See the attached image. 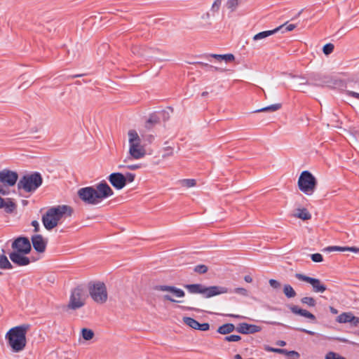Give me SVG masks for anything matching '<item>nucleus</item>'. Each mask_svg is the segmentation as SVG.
<instances>
[{
    "mask_svg": "<svg viewBox=\"0 0 359 359\" xmlns=\"http://www.w3.org/2000/svg\"><path fill=\"white\" fill-rule=\"evenodd\" d=\"M29 329L28 325H22L14 327L8 330L5 338L8 344L14 353H19L26 346V334Z\"/></svg>",
    "mask_w": 359,
    "mask_h": 359,
    "instance_id": "f257e3e1",
    "label": "nucleus"
},
{
    "mask_svg": "<svg viewBox=\"0 0 359 359\" xmlns=\"http://www.w3.org/2000/svg\"><path fill=\"white\" fill-rule=\"evenodd\" d=\"M72 208L68 205H57L50 208L42 217V222L47 230H51L55 228L64 215L68 213L71 215Z\"/></svg>",
    "mask_w": 359,
    "mask_h": 359,
    "instance_id": "f03ea898",
    "label": "nucleus"
},
{
    "mask_svg": "<svg viewBox=\"0 0 359 359\" xmlns=\"http://www.w3.org/2000/svg\"><path fill=\"white\" fill-rule=\"evenodd\" d=\"M188 292L191 294H201L205 298H210L214 296L228 293V287L223 286H210L205 287L202 284H187L184 285Z\"/></svg>",
    "mask_w": 359,
    "mask_h": 359,
    "instance_id": "7ed1b4c3",
    "label": "nucleus"
},
{
    "mask_svg": "<svg viewBox=\"0 0 359 359\" xmlns=\"http://www.w3.org/2000/svg\"><path fill=\"white\" fill-rule=\"evenodd\" d=\"M128 143H129V156L125 160V162L130 159H140L146 155V150L143 145L141 144V139L135 130L128 131Z\"/></svg>",
    "mask_w": 359,
    "mask_h": 359,
    "instance_id": "20e7f679",
    "label": "nucleus"
},
{
    "mask_svg": "<svg viewBox=\"0 0 359 359\" xmlns=\"http://www.w3.org/2000/svg\"><path fill=\"white\" fill-rule=\"evenodd\" d=\"M43 182V178L39 172H34L22 177L18 182V190L27 193L35 191Z\"/></svg>",
    "mask_w": 359,
    "mask_h": 359,
    "instance_id": "39448f33",
    "label": "nucleus"
},
{
    "mask_svg": "<svg viewBox=\"0 0 359 359\" xmlns=\"http://www.w3.org/2000/svg\"><path fill=\"white\" fill-rule=\"evenodd\" d=\"M18 180L16 172L8 169L0 171V194L8 195L10 192L9 187L14 186Z\"/></svg>",
    "mask_w": 359,
    "mask_h": 359,
    "instance_id": "423d86ee",
    "label": "nucleus"
},
{
    "mask_svg": "<svg viewBox=\"0 0 359 359\" xmlns=\"http://www.w3.org/2000/svg\"><path fill=\"white\" fill-rule=\"evenodd\" d=\"M317 181L315 177L307 170L303 171L298 180L299 189L307 195H311L316 187Z\"/></svg>",
    "mask_w": 359,
    "mask_h": 359,
    "instance_id": "0eeeda50",
    "label": "nucleus"
},
{
    "mask_svg": "<svg viewBox=\"0 0 359 359\" xmlns=\"http://www.w3.org/2000/svg\"><path fill=\"white\" fill-rule=\"evenodd\" d=\"M89 292L92 299L97 303H104L107 299V292L105 285L102 282L89 283Z\"/></svg>",
    "mask_w": 359,
    "mask_h": 359,
    "instance_id": "6e6552de",
    "label": "nucleus"
},
{
    "mask_svg": "<svg viewBox=\"0 0 359 359\" xmlns=\"http://www.w3.org/2000/svg\"><path fill=\"white\" fill-rule=\"evenodd\" d=\"M77 194L79 198L86 204L95 205L99 203V196L93 187L81 188L78 190Z\"/></svg>",
    "mask_w": 359,
    "mask_h": 359,
    "instance_id": "1a4fd4ad",
    "label": "nucleus"
},
{
    "mask_svg": "<svg viewBox=\"0 0 359 359\" xmlns=\"http://www.w3.org/2000/svg\"><path fill=\"white\" fill-rule=\"evenodd\" d=\"M295 277L299 280L309 283L316 293H323L327 290L326 285L320 279L311 278L302 273H296Z\"/></svg>",
    "mask_w": 359,
    "mask_h": 359,
    "instance_id": "9d476101",
    "label": "nucleus"
},
{
    "mask_svg": "<svg viewBox=\"0 0 359 359\" xmlns=\"http://www.w3.org/2000/svg\"><path fill=\"white\" fill-rule=\"evenodd\" d=\"M85 304V299L83 298V289L80 287L74 288L71 294L68 307L76 310L82 307Z\"/></svg>",
    "mask_w": 359,
    "mask_h": 359,
    "instance_id": "9b49d317",
    "label": "nucleus"
},
{
    "mask_svg": "<svg viewBox=\"0 0 359 359\" xmlns=\"http://www.w3.org/2000/svg\"><path fill=\"white\" fill-rule=\"evenodd\" d=\"M13 252L28 254L32 250V245L28 238L20 236L14 240L11 245Z\"/></svg>",
    "mask_w": 359,
    "mask_h": 359,
    "instance_id": "f8f14e48",
    "label": "nucleus"
},
{
    "mask_svg": "<svg viewBox=\"0 0 359 359\" xmlns=\"http://www.w3.org/2000/svg\"><path fill=\"white\" fill-rule=\"evenodd\" d=\"M95 191L99 196V203L104 198L111 196L114 191L105 181H102L96 185Z\"/></svg>",
    "mask_w": 359,
    "mask_h": 359,
    "instance_id": "ddd939ff",
    "label": "nucleus"
},
{
    "mask_svg": "<svg viewBox=\"0 0 359 359\" xmlns=\"http://www.w3.org/2000/svg\"><path fill=\"white\" fill-rule=\"evenodd\" d=\"M111 184L116 189H122L125 185V176L121 172H113L108 177Z\"/></svg>",
    "mask_w": 359,
    "mask_h": 359,
    "instance_id": "4468645a",
    "label": "nucleus"
},
{
    "mask_svg": "<svg viewBox=\"0 0 359 359\" xmlns=\"http://www.w3.org/2000/svg\"><path fill=\"white\" fill-rule=\"evenodd\" d=\"M22 254L18 252H12L9 254V257L12 262L18 266H27L30 264V259Z\"/></svg>",
    "mask_w": 359,
    "mask_h": 359,
    "instance_id": "2eb2a0df",
    "label": "nucleus"
},
{
    "mask_svg": "<svg viewBox=\"0 0 359 359\" xmlns=\"http://www.w3.org/2000/svg\"><path fill=\"white\" fill-rule=\"evenodd\" d=\"M262 330L261 327L256 325H251L246 323H242L236 327V332L241 334H254Z\"/></svg>",
    "mask_w": 359,
    "mask_h": 359,
    "instance_id": "dca6fc26",
    "label": "nucleus"
},
{
    "mask_svg": "<svg viewBox=\"0 0 359 359\" xmlns=\"http://www.w3.org/2000/svg\"><path fill=\"white\" fill-rule=\"evenodd\" d=\"M155 290L162 291V292H168L172 294L175 297L178 298H182L185 296V292L180 288H177L175 286L170 285H156L154 287Z\"/></svg>",
    "mask_w": 359,
    "mask_h": 359,
    "instance_id": "f3484780",
    "label": "nucleus"
},
{
    "mask_svg": "<svg viewBox=\"0 0 359 359\" xmlns=\"http://www.w3.org/2000/svg\"><path fill=\"white\" fill-rule=\"evenodd\" d=\"M31 240L33 248L36 252L39 253L45 252L47 245V242L44 240L41 235H34L32 236Z\"/></svg>",
    "mask_w": 359,
    "mask_h": 359,
    "instance_id": "a211bd4d",
    "label": "nucleus"
},
{
    "mask_svg": "<svg viewBox=\"0 0 359 359\" xmlns=\"http://www.w3.org/2000/svg\"><path fill=\"white\" fill-rule=\"evenodd\" d=\"M183 321L186 325L195 330L206 331L208 330L210 328V325L208 323H200L197 320L191 317H184L183 318Z\"/></svg>",
    "mask_w": 359,
    "mask_h": 359,
    "instance_id": "6ab92c4d",
    "label": "nucleus"
},
{
    "mask_svg": "<svg viewBox=\"0 0 359 359\" xmlns=\"http://www.w3.org/2000/svg\"><path fill=\"white\" fill-rule=\"evenodd\" d=\"M16 207V204L11 198L4 200L0 196V208H4L6 213L13 212Z\"/></svg>",
    "mask_w": 359,
    "mask_h": 359,
    "instance_id": "aec40b11",
    "label": "nucleus"
},
{
    "mask_svg": "<svg viewBox=\"0 0 359 359\" xmlns=\"http://www.w3.org/2000/svg\"><path fill=\"white\" fill-rule=\"evenodd\" d=\"M337 320L340 323H352L356 325L359 322V318L349 313H343L337 317Z\"/></svg>",
    "mask_w": 359,
    "mask_h": 359,
    "instance_id": "412c9836",
    "label": "nucleus"
},
{
    "mask_svg": "<svg viewBox=\"0 0 359 359\" xmlns=\"http://www.w3.org/2000/svg\"><path fill=\"white\" fill-rule=\"evenodd\" d=\"M290 310L294 314L299 315L311 320H316V316L313 314L305 309L299 308L297 306H292Z\"/></svg>",
    "mask_w": 359,
    "mask_h": 359,
    "instance_id": "4be33fe9",
    "label": "nucleus"
},
{
    "mask_svg": "<svg viewBox=\"0 0 359 359\" xmlns=\"http://www.w3.org/2000/svg\"><path fill=\"white\" fill-rule=\"evenodd\" d=\"M158 49L154 48H134L133 50V53L139 54L141 57H145L147 59L153 57V53L155 51H157Z\"/></svg>",
    "mask_w": 359,
    "mask_h": 359,
    "instance_id": "5701e85b",
    "label": "nucleus"
},
{
    "mask_svg": "<svg viewBox=\"0 0 359 359\" xmlns=\"http://www.w3.org/2000/svg\"><path fill=\"white\" fill-rule=\"evenodd\" d=\"M284 25H280L278 27L273 29V30H269V31H264V32H261L257 34H255L253 37V39L255 41H257V40H260V39H265L276 32H278V31H280V29H282L283 28Z\"/></svg>",
    "mask_w": 359,
    "mask_h": 359,
    "instance_id": "b1692460",
    "label": "nucleus"
},
{
    "mask_svg": "<svg viewBox=\"0 0 359 359\" xmlns=\"http://www.w3.org/2000/svg\"><path fill=\"white\" fill-rule=\"evenodd\" d=\"M328 252L339 251V252H358L359 248L356 247H340V246H330L326 248Z\"/></svg>",
    "mask_w": 359,
    "mask_h": 359,
    "instance_id": "393cba45",
    "label": "nucleus"
},
{
    "mask_svg": "<svg viewBox=\"0 0 359 359\" xmlns=\"http://www.w3.org/2000/svg\"><path fill=\"white\" fill-rule=\"evenodd\" d=\"M236 330V327L232 323H226L219 326L217 329V332L221 334H227Z\"/></svg>",
    "mask_w": 359,
    "mask_h": 359,
    "instance_id": "a878e982",
    "label": "nucleus"
},
{
    "mask_svg": "<svg viewBox=\"0 0 359 359\" xmlns=\"http://www.w3.org/2000/svg\"><path fill=\"white\" fill-rule=\"evenodd\" d=\"M3 254L0 255V269H12L13 265L8 260V257L4 255L5 251L2 250Z\"/></svg>",
    "mask_w": 359,
    "mask_h": 359,
    "instance_id": "bb28decb",
    "label": "nucleus"
},
{
    "mask_svg": "<svg viewBox=\"0 0 359 359\" xmlns=\"http://www.w3.org/2000/svg\"><path fill=\"white\" fill-rule=\"evenodd\" d=\"M281 108V104H273L266 107L261 108L255 111L256 113L259 112H268V111H276Z\"/></svg>",
    "mask_w": 359,
    "mask_h": 359,
    "instance_id": "cd10ccee",
    "label": "nucleus"
},
{
    "mask_svg": "<svg viewBox=\"0 0 359 359\" xmlns=\"http://www.w3.org/2000/svg\"><path fill=\"white\" fill-rule=\"evenodd\" d=\"M297 211L298 212L294 214V217L300 218L303 220H308L311 219V215L306 209H298Z\"/></svg>",
    "mask_w": 359,
    "mask_h": 359,
    "instance_id": "c85d7f7f",
    "label": "nucleus"
},
{
    "mask_svg": "<svg viewBox=\"0 0 359 359\" xmlns=\"http://www.w3.org/2000/svg\"><path fill=\"white\" fill-rule=\"evenodd\" d=\"M283 292L287 298H293L296 296V292L290 285H285L283 287Z\"/></svg>",
    "mask_w": 359,
    "mask_h": 359,
    "instance_id": "c756f323",
    "label": "nucleus"
},
{
    "mask_svg": "<svg viewBox=\"0 0 359 359\" xmlns=\"http://www.w3.org/2000/svg\"><path fill=\"white\" fill-rule=\"evenodd\" d=\"M301 302L304 304H306L309 306L313 307L316 304V301L313 297H304L301 299Z\"/></svg>",
    "mask_w": 359,
    "mask_h": 359,
    "instance_id": "7c9ffc66",
    "label": "nucleus"
},
{
    "mask_svg": "<svg viewBox=\"0 0 359 359\" xmlns=\"http://www.w3.org/2000/svg\"><path fill=\"white\" fill-rule=\"evenodd\" d=\"M82 337L85 340H90L94 336L93 330L87 328H83L81 330Z\"/></svg>",
    "mask_w": 359,
    "mask_h": 359,
    "instance_id": "2f4dec72",
    "label": "nucleus"
},
{
    "mask_svg": "<svg viewBox=\"0 0 359 359\" xmlns=\"http://www.w3.org/2000/svg\"><path fill=\"white\" fill-rule=\"evenodd\" d=\"M238 1L239 0H228L226 6L231 12H233L238 5Z\"/></svg>",
    "mask_w": 359,
    "mask_h": 359,
    "instance_id": "473e14b6",
    "label": "nucleus"
},
{
    "mask_svg": "<svg viewBox=\"0 0 359 359\" xmlns=\"http://www.w3.org/2000/svg\"><path fill=\"white\" fill-rule=\"evenodd\" d=\"M180 183L183 187L190 188V187H194L196 184V182L194 179H184V180H181Z\"/></svg>",
    "mask_w": 359,
    "mask_h": 359,
    "instance_id": "72a5a7b5",
    "label": "nucleus"
},
{
    "mask_svg": "<svg viewBox=\"0 0 359 359\" xmlns=\"http://www.w3.org/2000/svg\"><path fill=\"white\" fill-rule=\"evenodd\" d=\"M199 64H200V65H201L202 68L205 69L206 71H211V72H214V71L222 72L223 71L219 67L208 65L207 63L200 62Z\"/></svg>",
    "mask_w": 359,
    "mask_h": 359,
    "instance_id": "f704fd0d",
    "label": "nucleus"
},
{
    "mask_svg": "<svg viewBox=\"0 0 359 359\" xmlns=\"http://www.w3.org/2000/svg\"><path fill=\"white\" fill-rule=\"evenodd\" d=\"M334 46L332 43H327L323 48V53L326 55H330L334 50Z\"/></svg>",
    "mask_w": 359,
    "mask_h": 359,
    "instance_id": "c9c22d12",
    "label": "nucleus"
},
{
    "mask_svg": "<svg viewBox=\"0 0 359 359\" xmlns=\"http://www.w3.org/2000/svg\"><path fill=\"white\" fill-rule=\"evenodd\" d=\"M208 266L204 264H199L195 266L194 271L199 273L203 274L208 271Z\"/></svg>",
    "mask_w": 359,
    "mask_h": 359,
    "instance_id": "e433bc0d",
    "label": "nucleus"
},
{
    "mask_svg": "<svg viewBox=\"0 0 359 359\" xmlns=\"http://www.w3.org/2000/svg\"><path fill=\"white\" fill-rule=\"evenodd\" d=\"M241 339V336L239 335H236V334H231V335H229V336H226L224 337L223 340L224 341H229V342H231V341H238Z\"/></svg>",
    "mask_w": 359,
    "mask_h": 359,
    "instance_id": "4c0bfd02",
    "label": "nucleus"
},
{
    "mask_svg": "<svg viewBox=\"0 0 359 359\" xmlns=\"http://www.w3.org/2000/svg\"><path fill=\"white\" fill-rule=\"evenodd\" d=\"M229 292H234L236 294H241L243 296H247L248 295V291L245 288L243 287H237L235 288L233 290H231V289L228 288Z\"/></svg>",
    "mask_w": 359,
    "mask_h": 359,
    "instance_id": "58836bf2",
    "label": "nucleus"
},
{
    "mask_svg": "<svg viewBox=\"0 0 359 359\" xmlns=\"http://www.w3.org/2000/svg\"><path fill=\"white\" fill-rule=\"evenodd\" d=\"M265 350L269 352H273V353H281V354H285V353H286V349L273 348V347H270V346H266Z\"/></svg>",
    "mask_w": 359,
    "mask_h": 359,
    "instance_id": "ea45409f",
    "label": "nucleus"
},
{
    "mask_svg": "<svg viewBox=\"0 0 359 359\" xmlns=\"http://www.w3.org/2000/svg\"><path fill=\"white\" fill-rule=\"evenodd\" d=\"M325 359H346L344 357L334 352H329L325 355Z\"/></svg>",
    "mask_w": 359,
    "mask_h": 359,
    "instance_id": "a19ab883",
    "label": "nucleus"
},
{
    "mask_svg": "<svg viewBox=\"0 0 359 359\" xmlns=\"http://www.w3.org/2000/svg\"><path fill=\"white\" fill-rule=\"evenodd\" d=\"M285 355H286L287 356L292 359H297L299 358V353L295 351L286 350V353H285Z\"/></svg>",
    "mask_w": 359,
    "mask_h": 359,
    "instance_id": "79ce46f5",
    "label": "nucleus"
},
{
    "mask_svg": "<svg viewBox=\"0 0 359 359\" xmlns=\"http://www.w3.org/2000/svg\"><path fill=\"white\" fill-rule=\"evenodd\" d=\"M125 176V185L127 182H133L135 180V175L131 172H127Z\"/></svg>",
    "mask_w": 359,
    "mask_h": 359,
    "instance_id": "37998d69",
    "label": "nucleus"
},
{
    "mask_svg": "<svg viewBox=\"0 0 359 359\" xmlns=\"http://www.w3.org/2000/svg\"><path fill=\"white\" fill-rule=\"evenodd\" d=\"M118 168H126L129 170H135L140 168L141 164H131V165H120L118 166Z\"/></svg>",
    "mask_w": 359,
    "mask_h": 359,
    "instance_id": "c03bdc74",
    "label": "nucleus"
},
{
    "mask_svg": "<svg viewBox=\"0 0 359 359\" xmlns=\"http://www.w3.org/2000/svg\"><path fill=\"white\" fill-rule=\"evenodd\" d=\"M311 257L314 262H321L323 260V256L320 253L312 254Z\"/></svg>",
    "mask_w": 359,
    "mask_h": 359,
    "instance_id": "a18cd8bd",
    "label": "nucleus"
},
{
    "mask_svg": "<svg viewBox=\"0 0 359 359\" xmlns=\"http://www.w3.org/2000/svg\"><path fill=\"white\" fill-rule=\"evenodd\" d=\"M158 121V118L155 115H152L149 117L147 123V127L149 128V124L156 123Z\"/></svg>",
    "mask_w": 359,
    "mask_h": 359,
    "instance_id": "49530a36",
    "label": "nucleus"
},
{
    "mask_svg": "<svg viewBox=\"0 0 359 359\" xmlns=\"http://www.w3.org/2000/svg\"><path fill=\"white\" fill-rule=\"evenodd\" d=\"M283 25H284V27L281 29L283 33L286 32L292 31L296 27V26L294 25H293V24H290V25H288L287 26H285L286 24H285Z\"/></svg>",
    "mask_w": 359,
    "mask_h": 359,
    "instance_id": "de8ad7c7",
    "label": "nucleus"
},
{
    "mask_svg": "<svg viewBox=\"0 0 359 359\" xmlns=\"http://www.w3.org/2000/svg\"><path fill=\"white\" fill-rule=\"evenodd\" d=\"M345 92H346V95H348V96H351L355 99H359V93L353 91L349 89H346Z\"/></svg>",
    "mask_w": 359,
    "mask_h": 359,
    "instance_id": "09e8293b",
    "label": "nucleus"
},
{
    "mask_svg": "<svg viewBox=\"0 0 359 359\" xmlns=\"http://www.w3.org/2000/svg\"><path fill=\"white\" fill-rule=\"evenodd\" d=\"M235 59V57L233 54H225L224 55V57H222V60H224L226 62H229L231 61H233Z\"/></svg>",
    "mask_w": 359,
    "mask_h": 359,
    "instance_id": "8fccbe9b",
    "label": "nucleus"
},
{
    "mask_svg": "<svg viewBox=\"0 0 359 359\" xmlns=\"http://www.w3.org/2000/svg\"><path fill=\"white\" fill-rule=\"evenodd\" d=\"M269 283V285L273 288L278 289V288H279L280 287V283L278 281H277L276 280L270 279Z\"/></svg>",
    "mask_w": 359,
    "mask_h": 359,
    "instance_id": "3c124183",
    "label": "nucleus"
},
{
    "mask_svg": "<svg viewBox=\"0 0 359 359\" xmlns=\"http://www.w3.org/2000/svg\"><path fill=\"white\" fill-rule=\"evenodd\" d=\"M221 3H222L221 0H215L212 6V11H217L219 8Z\"/></svg>",
    "mask_w": 359,
    "mask_h": 359,
    "instance_id": "603ef678",
    "label": "nucleus"
},
{
    "mask_svg": "<svg viewBox=\"0 0 359 359\" xmlns=\"http://www.w3.org/2000/svg\"><path fill=\"white\" fill-rule=\"evenodd\" d=\"M296 330L298 331H300V332H305L310 335H315V334H316L314 332L306 330L304 328L298 327V328H296Z\"/></svg>",
    "mask_w": 359,
    "mask_h": 359,
    "instance_id": "864d4df0",
    "label": "nucleus"
},
{
    "mask_svg": "<svg viewBox=\"0 0 359 359\" xmlns=\"http://www.w3.org/2000/svg\"><path fill=\"white\" fill-rule=\"evenodd\" d=\"M164 299L170 301L171 302H181L180 301L176 300L173 299L170 295L169 294H165L163 296Z\"/></svg>",
    "mask_w": 359,
    "mask_h": 359,
    "instance_id": "5fc2aeb1",
    "label": "nucleus"
},
{
    "mask_svg": "<svg viewBox=\"0 0 359 359\" xmlns=\"http://www.w3.org/2000/svg\"><path fill=\"white\" fill-rule=\"evenodd\" d=\"M32 225L34 227V231L35 232H38L39 231V224L36 220L32 221Z\"/></svg>",
    "mask_w": 359,
    "mask_h": 359,
    "instance_id": "6e6d98bb",
    "label": "nucleus"
},
{
    "mask_svg": "<svg viewBox=\"0 0 359 359\" xmlns=\"http://www.w3.org/2000/svg\"><path fill=\"white\" fill-rule=\"evenodd\" d=\"M165 151H167V153H165V154H163V156H162L163 158H165V157H167L168 156L172 155V148L167 147V148H165Z\"/></svg>",
    "mask_w": 359,
    "mask_h": 359,
    "instance_id": "4d7b16f0",
    "label": "nucleus"
},
{
    "mask_svg": "<svg viewBox=\"0 0 359 359\" xmlns=\"http://www.w3.org/2000/svg\"><path fill=\"white\" fill-rule=\"evenodd\" d=\"M299 85H310V83L305 78H299Z\"/></svg>",
    "mask_w": 359,
    "mask_h": 359,
    "instance_id": "13d9d810",
    "label": "nucleus"
},
{
    "mask_svg": "<svg viewBox=\"0 0 359 359\" xmlns=\"http://www.w3.org/2000/svg\"><path fill=\"white\" fill-rule=\"evenodd\" d=\"M210 56L216 59L218 61L222 60V57H224V55H217V54H212Z\"/></svg>",
    "mask_w": 359,
    "mask_h": 359,
    "instance_id": "bf43d9fd",
    "label": "nucleus"
},
{
    "mask_svg": "<svg viewBox=\"0 0 359 359\" xmlns=\"http://www.w3.org/2000/svg\"><path fill=\"white\" fill-rule=\"evenodd\" d=\"M244 280L247 283H251L252 281V278L248 275L244 277Z\"/></svg>",
    "mask_w": 359,
    "mask_h": 359,
    "instance_id": "052dcab7",
    "label": "nucleus"
},
{
    "mask_svg": "<svg viewBox=\"0 0 359 359\" xmlns=\"http://www.w3.org/2000/svg\"><path fill=\"white\" fill-rule=\"evenodd\" d=\"M330 311L334 313V314H337L338 313L337 310L336 309H334V307H330Z\"/></svg>",
    "mask_w": 359,
    "mask_h": 359,
    "instance_id": "680f3d73",
    "label": "nucleus"
},
{
    "mask_svg": "<svg viewBox=\"0 0 359 359\" xmlns=\"http://www.w3.org/2000/svg\"><path fill=\"white\" fill-rule=\"evenodd\" d=\"M277 344L280 346H285L286 343L284 341H278L277 342Z\"/></svg>",
    "mask_w": 359,
    "mask_h": 359,
    "instance_id": "e2e57ef3",
    "label": "nucleus"
},
{
    "mask_svg": "<svg viewBox=\"0 0 359 359\" xmlns=\"http://www.w3.org/2000/svg\"><path fill=\"white\" fill-rule=\"evenodd\" d=\"M208 95V92H206V91L203 92V93H202V94H201V95H202L203 97H205V96H207Z\"/></svg>",
    "mask_w": 359,
    "mask_h": 359,
    "instance_id": "0e129e2a",
    "label": "nucleus"
},
{
    "mask_svg": "<svg viewBox=\"0 0 359 359\" xmlns=\"http://www.w3.org/2000/svg\"><path fill=\"white\" fill-rule=\"evenodd\" d=\"M83 76V74H76V75H74V76H72V78L81 77V76Z\"/></svg>",
    "mask_w": 359,
    "mask_h": 359,
    "instance_id": "69168bd1",
    "label": "nucleus"
},
{
    "mask_svg": "<svg viewBox=\"0 0 359 359\" xmlns=\"http://www.w3.org/2000/svg\"><path fill=\"white\" fill-rule=\"evenodd\" d=\"M272 325H282V323H278V322H271L270 323Z\"/></svg>",
    "mask_w": 359,
    "mask_h": 359,
    "instance_id": "338daca9",
    "label": "nucleus"
},
{
    "mask_svg": "<svg viewBox=\"0 0 359 359\" xmlns=\"http://www.w3.org/2000/svg\"><path fill=\"white\" fill-rule=\"evenodd\" d=\"M229 316L231 317H234V318H239L240 316L238 315H233V314H231V315H229Z\"/></svg>",
    "mask_w": 359,
    "mask_h": 359,
    "instance_id": "774afa93",
    "label": "nucleus"
}]
</instances>
